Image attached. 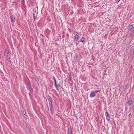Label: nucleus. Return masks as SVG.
I'll list each match as a JSON object with an SVG mask.
<instances>
[{"label":"nucleus","mask_w":134,"mask_h":134,"mask_svg":"<svg viewBox=\"0 0 134 134\" xmlns=\"http://www.w3.org/2000/svg\"><path fill=\"white\" fill-rule=\"evenodd\" d=\"M6 59H7L8 61L9 62H10L11 61L10 60V58L9 57V55H8V56H6Z\"/></svg>","instance_id":"12"},{"label":"nucleus","mask_w":134,"mask_h":134,"mask_svg":"<svg viewBox=\"0 0 134 134\" xmlns=\"http://www.w3.org/2000/svg\"><path fill=\"white\" fill-rule=\"evenodd\" d=\"M53 101H50L49 102V106L50 109V111L51 112V114L53 115L54 111V109L53 108V105L52 104Z\"/></svg>","instance_id":"2"},{"label":"nucleus","mask_w":134,"mask_h":134,"mask_svg":"<svg viewBox=\"0 0 134 134\" xmlns=\"http://www.w3.org/2000/svg\"><path fill=\"white\" fill-rule=\"evenodd\" d=\"M53 78L54 81V83H56V80L54 76H53Z\"/></svg>","instance_id":"14"},{"label":"nucleus","mask_w":134,"mask_h":134,"mask_svg":"<svg viewBox=\"0 0 134 134\" xmlns=\"http://www.w3.org/2000/svg\"><path fill=\"white\" fill-rule=\"evenodd\" d=\"M94 91L95 92V93H97L98 92H100V90H96V91Z\"/></svg>","instance_id":"16"},{"label":"nucleus","mask_w":134,"mask_h":134,"mask_svg":"<svg viewBox=\"0 0 134 134\" xmlns=\"http://www.w3.org/2000/svg\"><path fill=\"white\" fill-rule=\"evenodd\" d=\"M98 119H99L98 118H97V121H98Z\"/></svg>","instance_id":"20"},{"label":"nucleus","mask_w":134,"mask_h":134,"mask_svg":"<svg viewBox=\"0 0 134 134\" xmlns=\"http://www.w3.org/2000/svg\"><path fill=\"white\" fill-rule=\"evenodd\" d=\"M22 3L23 4H24V3H25V0H21V1Z\"/></svg>","instance_id":"17"},{"label":"nucleus","mask_w":134,"mask_h":134,"mask_svg":"<svg viewBox=\"0 0 134 134\" xmlns=\"http://www.w3.org/2000/svg\"><path fill=\"white\" fill-rule=\"evenodd\" d=\"M4 55L6 56L9 55L8 51L7 49H5L4 53Z\"/></svg>","instance_id":"7"},{"label":"nucleus","mask_w":134,"mask_h":134,"mask_svg":"<svg viewBox=\"0 0 134 134\" xmlns=\"http://www.w3.org/2000/svg\"><path fill=\"white\" fill-rule=\"evenodd\" d=\"M116 3L117 4L118 3L120 0H116Z\"/></svg>","instance_id":"18"},{"label":"nucleus","mask_w":134,"mask_h":134,"mask_svg":"<svg viewBox=\"0 0 134 134\" xmlns=\"http://www.w3.org/2000/svg\"><path fill=\"white\" fill-rule=\"evenodd\" d=\"M85 38L84 37H82L80 40V42H83L84 40H85Z\"/></svg>","instance_id":"13"},{"label":"nucleus","mask_w":134,"mask_h":134,"mask_svg":"<svg viewBox=\"0 0 134 134\" xmlns=\"http://www.w3.org/2000/svg\"><path fill=\"white\" fill-rule=\"evenodd\" d=\"M10 19L12 22L14 23L15 22V18L13 15H12L10 16Z\"/></svg>","instance_id":"6"},{"label":"nucleus","mask_w":134,"mask_h":134,"mask_svg":"<svg viewBox=\"0 0 134 134\" xmlns=\"http://www.w3.org/2000/svg\"><path fill=\"white\" fill-rule=\"evenodd\" d=\"M129 30H131V31H133V26L132 25H130L129 28Z\"/></svg>","instance_id":"8"},{"label":"nucleus","mask_w":134,"mask_h":134,"mask_svg":"<svg viewBox=\"0 0 134 134\" xmlns=\"http://www.w3.org/2000/svg\"><path fill=\"white\" fill-rule=\"evenodd\" d=\"M132 55L133 57H134V51L133 52L132 54Z\"/></svg>","instance_id":"19"},{"label":"nucleus","mask_w":134,"mask_h":134,"mask_svg":"<svg viewBox=\"0 0 134 134\" xmlns=\"http://www.w3.org/2000/svg\"><path fill=\"white\" fill-rule=\"evenodd\" d=\"M132 103V100L131 99H129L128 101V103L129 105H131Z\"/></svg>","instance_id":"11"},{"label":"nucleus","mask_w":134,"mask_h":134,"mask_svg":"<svg viewBox=\"0 0 134 134\" xmlns=\"http://www.w3.org/2000/svg\"><path fill=\"white\" fill-rule=\"evenodd\" d=\"M132 66H130V67H131Z\"/></svg>","instance_id":"23"},{"label":"nucleus","mask_w":134,"mask_h":134,"mask_svg":"<svg viewBox=\"0 0 134 134\" xmlns=\"http://www.w3.org/2000/svg\"><path fill=\"white\" fill-rule=\"evenodd\" d=\"M96 96V94L94 91H93L90 94V97L92 98L95 97Z\"/></svg>","instance_id":"5"},{"label":"nucleus","mask_w":134,"mask_h":134,"mask_svg":"<svg viewBox=\"0 0 134 134\" xmlns=\"http://www.w3.org/2000/svg\"><path fill=\"white\" fill-rule=\"evenodd\" d=\"M47 98L48 99V100L49 102L50 101L51 102V101H53L52 99L51 96H47Z\"/></svg>","instance_id":"9"},{"label":"nucleus","mask_w":134,"mask_h":134,"mask_svg":"<svg viewBox=\"0 0 134 134\" xmlns=\"http://www.w3.org/2000/svg\"><path fill=\"white\" fill-rule=\"evenodd\" d=\"M79 34L77 31L75 32V34L74 37V41L76 45H77L79 43L78 41L79 40Z\"/></svg>","instance_id":"1"},{"label":"nucleus","mask_w":134,"mask_h":134,"mask_svg":"<svg viewBox=\"0 0 134 134\" xmlns=\"http://www.w3.org/2000/svg\"><path fill=\"white\" fill-rule=\"evenodd\" d=\"M60 85H57V83H54V86L56 88V89L58 91H59V89L58 88V87Z\"/></svg>","instance_id":"10"},{"label":"nucleus","mask_w":134,"mask_h":134,"mask_svg":"<svg viewBox=\"0 0 134 134\" xmlns=\"http://www.w3.org/2000/svg\"><path fill=\"white\" fill-rule=\"evenodd\" d=\"M105 115L107 120L108 121H109L110 119V116L108 112L106 111L105 113Z\"/></svg>","instance_id":"4"},{"label":"nucleus","mask_w":134,"mask_h":134,"mask_svg":"<svg viewBox=\"0 0 134 134\" xmlns=\"http://www.w3.org/2000/svg\"><path fill=\"white\" fill-rule=\"evenodd\" d=\"M71 80V78H70V80Z\"/></svg>","instance_id":"22"},{"label":"nucleus","mask_w":134,"mask_h":134,"mask_svg":"<svg viewBox=\"0 0 134 134\" xmlns=\"http://www.w3.org/2000/svg\"><path fill=\"white\" fill-rule=\"evenodd\" d=\"M35 12H34V13L33 12V17H34V20L35 19Z\"/></svg>","instance_id":"15"},{"label":"nucleus","mask_w":134,"mask_h":134,"mask_svg":"<svg viewBox=\"0 0 134 134\" xmlns=\"http://www.w3.org/2000/svg\"><path fill=\"white\" fill-rule=\"evenodd\" d=\"M27 88L30 91V92L32 93L33 92V89L31 88L30 83L27 86Z\"/></svg>","instance_id":"3"},{"label":"nucleus","mask_w":134,"mask_h":134,"mask_svg":"<svg viewBox=\"0 0 134 134\" xmlns=\"http://www.w3.org/2000/svg\"><path fill=\"white\" fill-rule=\"evenodd\" d=\"M70 134H72V133H71V132H70Z\"/></svg>","instance_id":"21"}]
</instances>
